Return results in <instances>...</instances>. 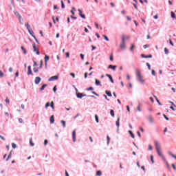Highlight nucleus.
<instances>
[{
	"label": "nucleus",
	"instance_id": "nucleus-1",
	"mask_svg": "<svg viewBox=\"0 0 176 176\" xmlns=\"http://www.w3.org/2000/svg\"><path fill=\"white\" fill-rule=\"evenodd\" d=\"M155 149H156L157 153H158L159 156L164 158V156L163 155V154H162V151H161L162 148L160 146V144H159V142L155 141Z\"/></svg>",
	"mask_w": 176,
	"mask_h": 176
},
{
	"label": "nucleus",
	"instance_id": "nucleus-2",
	"mask_svg": "<svg viewBox=\"0 0 176 176\" xmlns=\"http://www.w3.org/2000/svg\"><path fill=\"white\" fill-rule=\"evenodd\" d=\"M136 72V76L138 79V80L140 82V83H145V80L142 79V76L141 75V71L140 69H137L135 70Z\"/></svg>",
	"mask_w": 176,
	"mask_h": 176
},
{
	"label": "nucleus",
	"instance_id": "nucleus-3",
	"mask_svg": "<svg viewBox=\"0 0 176 176\" xmlns=\"http://www.w3.org/2000/svg\"><path fill=\"white\" fill-rule=\"evenodd\" d=\"M125 41H126V37H125L124 35H123L122 37V42H121L120 45V49H122V50L126 49V43H125Z\"/></svg>",
	"mask_w": 176,
	"mask_h": 176
},
{
	"label": "nucleus",
	"instance_id": "nucleus-4",
	"mask_svg": "<svg viewBox=\"0 0 176 176\" xmlns=\"http://www.w3.org/2000/svg\"><path fill=\"white\" fill-rule=\"evenodd\" d=\"M32 46H33L34 52H36V54L38 56H39V54H40L39 50L38 48H36V45H35V43H33Z\"/></svg>",
	"mask_w": 176,
	"mask_h": 176
},
{
	"label": "nucleus",
	"instance_id": "nucleus-5",
	"mask_svg": "<svg viewBox=\"0 0 176 176\" xmlns=\"http://www.w3.org/2000/svg\"><path fill=\"white\" fill-rule=\"evenodd\" d=\"M72 138H73V142H76V131L74 130L72 132Z\"/></svg>",
	"mask_w": 176,
	"mask_h": 176
},
{
	"label": "nucleus",
	"instance_id": "nucleus-6",
	"mask_svg": "<svg viewBox=\"0 0 176 176\" xmlns=\"http://www.w3.org/2000/svg\"><path fill=\"white\" fill-rule=\"evenodd\" d=\"M41 80H42V78H41V77H36L34 80L35 85H39Z\"/></svg>",
	"mask_w": 176,
	"mask_h": 176
},
{
	"label": "nucleus",
	"instance_id": "nucleus-7",
	"mask_svg": "<svg viewBox=\"0 0 176 176\" xmlns=\"http://www.w3.org/2000/svg\"><path fill=\"white\" fill-rule=\"evenodd\" d=\"M58 79V76H54L49 78V82H53V80H57Z\"/></svg>",
	"mask_w": 176,
	"mask_h": 176
},
{
	"label": "nucleus",
	"instance_id": "nucleus-8",
	"mask_svg": "<svg viewBox=\"0 0 176 176\" xmlns=\"http://www.w3.org/2000/svg\"><path fill=\"white\" fill-rule=\"evenodd\" d=\"M78 12L79 16H80V17H82V19H86V16L85 14H83V12H82V10L80 9H78Z\"/></svg>",
	"mask_w": 176,
	"mask_h": 176
},
{
	"label": "nucleus",
	"instance_id": "nucleus-9",
	"mask_svg": "<svg viewBox=\"0 0 176 176\" xmlns=\"http://www.w3.org/2000/svg\"><path fill=\"white\" fill-rule=\"evenodd\" d=\"M141 56L143 58H152V54H149V55H145L144 54H141Z\"/></svg>",
	"mask_w": 176,
	"mask_h": 176
},
{
	"label": "nucleus",
	"instance_id": "nucleus-10",
	"mask_svg": "<svg viewBox=\"0 0 176 176\" xmlns=\"http://www.w3.org/2000/svg\"><path fill=\"white\" fill-rule=\"evenodd\" d=\"M76 96L78 98H82V97H86V94H81V93H77Z\"/></svg>",
	"mask_w": 176,
	"mask_h": 176
},
{
	"label": "nucleus",
	"instance_id": "nucleus-11",
	"mask_svg": "<svg viewBox=\"0 0 176 176\" xmlns=\"http://www.w3.org/2000/svg\"><path fill=\"white\" fill-rule=\"evenodd\" d=\"M15 16H17L20 22H21V15H20V13L17 12V11L14 12Z\"/></svg>",
	"mask_w": 176,
	"mask_h": 176
},
{
	"label": "nucleus",
	"instance_id": "nucleus-12",
	"mask_svg": "<svg viewBox=\"0 0 176 176\" xmlns=\"http://www.w3.org/2000/svg\"><path fill=\"white\" fill-rule=\"evenodd\" d=\"M106 76L109 78L111 83H115V81H113V78H112V76H111V74H106Z\"/></svg>",
	"mask_w": 176,
	"mask_h": 176
},
{
	"label": "nucleus",
	"instance_id": "nucleus-13",
	"mask_svg": "<svg viewBox=\"0 0 176 176\" xmlns=\"http://www.w3.org/2000/svg\"><path fill=\"white\" fill-rule=\"evenodd\" d=\"M28 75H34V74H32V70L31 69V66H28Z\"/></svg>",
	"mask_w": 176,
	"mask_h": 176
},
{
	"label": "nucleus",
	"instance_id": "nucleus-14",
	"mask_svg": "<svg viewBox=\"0 0 176 176\" xmlns=\"http://www.w3.org/2000/svg\"><path fill=\"white\" fill-rule=\"evenodd\" d=\"M108 68L109 69H113V71H115L116 69V65H109L108 66Z\"/></svg>",
	"mask_w": 176,
	"mask_h": 176
},
{
	"label": "nucleus",
	"instance_id": "nucleus-15",
	"mask_svg": "<svg viewBox=\"0 0 176 176\" xmlns=\"http://www.w3.org/2000/svg\"><path fill=\"white\" fill-rule=\"evenodd\" d=\"M50 58V57L47 55H45V67H47V60Z\"/></svg>",
	"mask_w": 176,
	"mask_h": 176
},
{
	"label": "nucleus",
	"instance_id": "nucleus-16",
	"mask_svg": "<svg viewBox=\"0 0 176 176\" xmlns=\"http://www.w3.org/2000/svg\"><path fill=\"white\" fill-rule=\"evenodd\" d=\"M50 124H53L54 123V116H52L50 118Z\"/></svg>",
	"mask_w": 176,
	"mask_h": 176
},
{
	"label": "nucleus",
	"instance_id": "nucleus-17",
	"mask_svg": "<svg viewBox=\"0 0 176 176\" xmlns=\"http://www.w3.org/2000/svg\"><path fill=\"white\" fill-rule=\"evenodd\" d=\"M148 119L150 123H153V118L152 117V116H148Z\"/></svg>",
	"mask_w": 176,
	"mask_h": 176
},
{
	"label": "nucleus",
	"instance_id": "nucleus-18",
	"mask_svg": "<svg viewBox=\"0 0 176 176\" xmlns=\"http://www.w3.org/2000/svg\"><path fill=\"white\" fill-rule=\"evenodd\" d=\"M47 86V84L43 85L42 87L40 88V91H43V90H45V87H46Z\"/></svg>",
	"mask_w": 176,
	"mask_h": 176
},
{
	"label": "nucleus",
	"instance_id": "nucleus-19",
	"mask_svg": "<svg viewBox=\"0 0 176 176\" xmlns=\"http://www.w3.org/2000/svg\"><path fill=\"white\" fill-rule=\"evenodd\" d=\"M95 83L97 86H101V82H100V80H98V79L95 80Z\"/></svg>",
	"mask_w": 176,
	"mask_h": 176
},
{
	"label": "nucleus",
	"instance_id": "nucleus-20",
	"mask_svg": "<svg viewBox=\"0 0 176 176\" xmlns=\"http://www.w3.org/2000/svg\"><path fill=\"white\" fill-rule=\"evenodd\" d=\"M105 93L109 97H112V94L111 93V91H105Z\"/></svg>",
	"mask_w": 176,
	"mask_h": 176
},
{
	"label": "nucleus",
	"instance_id": "nucleus-21",
	"mask_svg": "<svg viewBox=\"0 0 176 176\" xmlns=\"http://www.w3.org/2000/svg\"><path fill=\"white\" fill-rule=\"evenodd\" d=\"M119 120H120V117H118L117 119V121L116 122V124L117 127H119V126H120Z\"/></svg>",
	"mask_w": 176,
	"mask_h": 176
},
{
	"label": "nucleus",
	"instance_id": "nucleus-22",
	"mask_svg": "<svg viewBox=\"0 0 176 176\" xmlns=\"http://www.w3.org/2000/svg\"><path fill=\"white\" fill-rule=\"evenodd\" d=\"M30 146H34L35 145V144H34V142H32V138L30 139Z\"/></svg>",
	"mask_w": 176,
	"mask_h": 176
},
{
	"label": "nucleus",
	"instance_id": "nucleus-23",
	"mask_svg": "<svg viewBox=\"0 0 176 176\" xmlns=\"http://www.w3.org/2000/svg\"><path fill=\"white\" fill-rule=\"evenodd\" d=\"M21 50H23V54H27V50H25V48L23 46H21Z\"/></svg>",
	"mask_w": 176,
	"mask_h": 176
},
{
	"label": "nucleus",
	"instance_id": "nucleus-24",
	"mask_svg": "<svg viewBox=\"0 0 176 176\" xmlns=\"http://www.w3.org/2000/svg\"><path fill=\"white\" fill-rule=\"evenodd\" d=\"M12 157V151L10 152L7 159L6 160V162H8V160H9V159H10Z\"/></svg>",
	"mask_w": 176,
	"mask_h": 176
},
{
	"label": "nucleus",
	"instance_id": "nucleus-25",
	"mask_svg": "<svg viewBox=\"0 0 176 176\" xmlns=\"http://www.w3.org/2000/svg\"><path fill=\"white\" fill-rule=\"evenodd\" d=\"M168 153L170 156H172V157L176 160V156L171 151H168Z\"/></svg>",
	"mask_w": 176,
	"mask_h": 176
},
{
	"label": "nucleus",
	"instance_id": "nucleus-26",
	"mask_svg": "<svg viewBox=\"0 0 176 176\" xmlns=\"http://www.w3.org/2000/svg\"><path fill=\"white\" fill-rule=\"evenodd\" d=\"M51 108L54 111V102L52 101L50 104Z\"/></svg>",
	"mask_w": 176,
	"mask_h": 176
},
{
	"label": "nucleus",
	"instance_id": "nucleus-27",
	"mask_svg": "<svg viewBox=\"0 0 176 176\" xmlns=\"http://www.w3.org/2000/svg\"><path fill=\"white\" fill-rule=\"evenodd\" d=\"M170 16L172 19H176L175 14L173 12H170Z\"/></svg>",
	"mask_w": 176,
	"mask_h": 176
},
{
	"label": "nucleus",
	"instance_id": "nucleus-28",
	"mask_svg": "<svg viewBox=\"0 0 176 176\" xmlns=\"http://www.w3.org/2000/svg\"><path fill=\"white\" fill-rule=\"evenodd\" d=\"M96 175L97 176L102 175V173L101 172V170H98L96 172Z\"/></svg>",
	"mask_w": 176,
	"mask_h": 176
},
{
	"label": "nucleus",
	"instance_id": "nucleus-29",
	"mask_svg": "<svg viewBox=\"0 0 176 176\" xmlns=\"http://www.w3.org/2000/svg\"><path fill=\"white\" fill-rule=\"evenodd\" d=\"M129 133L133 138H135V136L134 135V133H133V131H129Z\"/></svg>",
	"mask_w": 176,
	"mask_h": 176
},
{
	"label": "nucleus",
	"instance_id": "nucleus-30",
	"mask_svg": "<svg viewBox=\"0 0 176 176\" xmlns=\"http://www.w3.org/2000/svg\"><path fill=\"white\" fill-rule=\"evenodd\" d=\"M110 114L113 117L115 116V111L113 110H112V109L110 110Z\"/></svg>",
	"mask_w": 176,
	"mask_h": 176
},
{
	"label": "nucleus",
	"instance_id": "nucleus-31",
	"mask_svg": "<svg viewBox=\"0 0 176 176\" xmlns=\"http://www.w3.org/2000/svg\"><path fill=\"white\" fill-rule=\"evenodd\" d=\"M109 142H111V138H109V135H107V145H109Z\"/></svg>",
	"mask_w": 176,
	"mask_h": 176
},
{
	"label": "nucleus",
	"instance_id": "nucleus-32",
	"mask_svg": "<svg viewBox=\"0 0 176 176\" xmlns=\"http://www.w3.org/2000/svg\"><path fill=\"white\" fill-rule=\"evenodd\" d=\"M5 101L6 104H10V100H9V98H6Z\"/></svg>",
	"mask_w": 176,
	"mask_h": 176
},
{
	"label": "nucleus",
	"instance_id": "nucleus-33",
	"mask_svg": "<svg viewBox=\"0 0 176 176\" xmlns=\"http://www.w3.org/2000/svg\"><path fill=\"white\" fill-rule=\"evenodd\" d=\"M168 49H167V47H165L164 48V52H165V54H168Z\"/></svg>",
	"mask_w": 176,
	"mask_h": 176
},
{
	"label": "nucleus",
	"instance_id": "nucleus-34",
	"mask_svg": "<svg viewBox=\"0 0 176 176\" xmlns=\"http://www.w3.org/2000/svg\"><path fill=\"white\" fill-rule=\"evenodd\" d=\"M134 47H135V46L134 45V44H132L130 50L133 52V50H134Z\"/></svg>",
	"mask_w": 176,
	"mask_h": 176
},
{
	"label": "nucleus",
	"instance_id": "nucleus-35",
	"mask_svg": "<svg viewBox=\"0 0 176 176\" xmlns=\"http://www.w3.org/2000/svg\"><path fill=\"white\" fill-rule=\"evenodd\" d=\"M103 38H104L105 41L109 42V38H108V37L106 35H103Z\"/></svg>",
	"mask_w": 176,
	"mask_h": 176
},
{
	"label": "nucleus",
	"instance_id": "nucleus-36",
	"mask_svg": "<svg viewBox=\"0 0 176 176\" xmlns=\"http://www.w3.org/2000/svg\"><path fill=\"white\" fill-rule=\"evenodd\" d=\"M154 97L155 98V100L157 101V102H158L159 105H162V103H160V101H159V99H157V97L155 96Z\"/></svg>",
	"mask_w": 176,
	"mask_h": 176
},
{
	"label": "nucleus",
	"instance_id": "nucleus-37",
	"mask_svg": "<svg viewBox=\"0 0 176 176\" xmlns=\"http://www.w3.org/2000/svg\"><path fill=\"white\" fill-rule=\"evenodd\" d=\"M33 71H34V72H35V73L39 72V69H38V68H36V67H34V68L33 69Z\"/></svg>",
	"mask_w": 176,
	"mask_h": 176
},
{
	"label": "nucleus",
	"instance_id": "nucleus-38",
	"mask_svg": "<svg viewBox=\"0 0 176 176\" xmlns=\"http://www.w3.org/2000/svg\"><path fill=\"white\" fill-rule=\"evenodd\" d=\"M110 61H113V54H111L110 55Z\"/></svg>",
	"mask_w": 176,
	"mask_h": 176
},
{
	"label": "nucleus",
	"instance_id": "nucleus-39",
	"mask_svg": "<svg viewBox=\"0 0 176 176\" xmlns=\"http://www.w3.org/2000/svg\"><path fill=\"white\" fill-rule=\"evenodd\" d=\"M87 90L88 91H90L94 90V88H93V87H90L87 88Z\"/></svg>",
	"mask_w": 176,
	"mask_h": 176
},
{
	"label": "nucleus",
	"instance_id": "nucleus-40",
	"mask_svg": "<svg viewBox=\"0 0 176 176\" xmlns=\"http://www.w3.org/2000/svg\"><path fill=\"white\" fill-rule=\"evenodd\" d=\"M150 157H151V163L152 164L155 163V160H153V155H151Z\"/></svg>",
	"mask_w": 176,
	"mask_h": 176
},
{
	"label": "nucleus",
	"instance_id": "nucleus-41",
	"mask_svg": "<svg viewBox=\"0 0 176 176\" xmlns=\"http://www.w3.org/2000/svg\"><path fill=\"white\" fill-rule=\"evenodd\" d=\"M43 67V60H40V68H42Z\"/></svg>",
	"mask_w": 176,
	"mask_h": 176
},
{
	"label": "nucleus",
	"instance_id": "nucleus-42",
	"mask_svg": "<svg viewBox=\"0 0 176 176\" xmlns=\"http://www.w3.org/2000/svg\"><path fill=\"white\" fill-rule=\"evenodd\" d=\"M95 119H96V123H98V115H95Z\"/></svg>",
	"mask_w": 176,
	"mask_h": 176
},
{
	"label": "nucleus",
	"instance_id": "nucleus-43",
	"mask_svg": "<svg viewBox=\"0 0 176 176\" xmlns=\"http://www.w3.org/2000/svg\"><path fill=\"white\" fill-rule=\"evenodd\" d=\"M151 74H152V75L153 76H156V72H155V70H152L151 71Z\"/></svg>",
	"mask_w": 176,
	"mask_h": 176
},
{
	"label": "nucleus",
	"instance_id": "nucleus-44",
	"mask_svg": "<svg viewBox=\"0 0 176 176\" xmlns=\"http://www.w3.org/2000/svg\"><path fill=\"white\" fill-rule=\"evenodd\" d=\"M164 118L166 119V120H170V118L166 116V114H163Z\"/></svg>",
	"mask_w": 176,
	"mask_h": 176
},
{
	"label": "nucleus",
	"instance_id": "nucleus-45",
	"mask_svg": "<svg viewBox=\"0 0 176 176\" xmlns=\"http://www.w3.org/2000/svg\"><path fill=\"white\" fill-rule=\"evenodd\" d=\"M72 10L71 11V13H72V14H73V16H74L75 15V12H74V10H76L75 8H72Z\"/></svg>",
	"mask_w": 176,
	"mask_h": 176
},
{
	"label": "nucleus",
	"instance_id": "nucleus-46",
	"mask_svg": "<svg viewBox=\"0 0 176 176\" xmlns=\"http://www.w3.org/2000/svg\"><path fill=\"white\" fill-rule=\"evenodd\" d=\"M60 123H62L63 127H65V121L61 120Z\"/></svg>",
	"mask_w": 176,
	"mask_h": 176
},
{
	"label": "nucleus",
	"instance_id": "nucleus-47",
	"mask_svg": "<svg viewBox=\"0 0 176 176\" xmlns=\"http://www.w3.org/2000/svg\"><path fill=\"white\" fill-rule=\"evenodd\" d=\"M62 9L65 8V5H64V1H61Z\"/></svg>",
	"mask_w": 176,
	"mask_h": 176
},
{
	"label": "nucleus",
	"instance_id": "nucleus-48",
	"mask_svg": "<svg viewBox=\"0 0 176 176\" xmlns=\"http://www.w3.org/2000/svg\"><path fill=\"white\" fill-rule=\"evenodd\" d=\"M48 107H50V102H47L46 104H45V108H47Z\"/></svg>",
	"mask_w": 176,
	"mask_h": 176
},
{
	"label": "nucleus",
	"instance_id": "nucleus-49",
	"mask_svg": "<svg viewBox=\"0 0 176 176\" xmlns=\"http://www.w3.org/2000/svg\"><path fill=\"white\" fill-rule=\"evenodd\" d=\"M150 45L149 44H146V45H144L143 46L144 49H146L147 47H149Z\"/></svg>",
	"mask_w": 176,
	"mask_h": 176
},
{
	"label": "nucleus",
	"instance_id": "nucleus-50",
	"mask_svg": "<svg viewBox=\"0 0 176 176\" xmlns=\"http://www.w3.org/2000/svg\"><path fill=\"white\" fill-rule=\"evenodd\" d=\"M0 78H3V72L0 70Z\"/></svg>",
	"mask_w": 176,
	"mask_h": 176
},
{
	"label": "nucleus",
	"instance_id": "nucleus-51",
	"mask_svg": "<svg viewBox=\"0 0 176 176\" xmlns=\"http://www.w3.org/2000/svg\"><path fill=\"white\" fill-rule=\"evenodd\" d=\"M19 123H24V121L23 120L22 118H19Z\"/></svg>",
	"mask_w": 176,
	"mask_h": 176
},
{
	"label": "nucleus",
	"instance_id": "nucleus-52",
	"mask_svg": "<svg viewBox=\"0 0 176 176\" xmlns=\"http://www.w3.org/2000/svg\"><path fill=\"white\" fill-rule=\"evenodd\" d=\"M12 147L13 148V149H16V144L12 143Z\"/></svg>",
	"mask_w": 176,
	"mask_h": 176
},
{
	"label": "nucleus",
	"instance_id": "nucleus-53",
	"mask_svg": "<svg viewBox=\"0 0 176 176\" xmlns=\"http://www.w3.org/2000/svg\"><path fill=\"white\" fill-rule=\"evenodd\" d=\"M65 54H66V58H69V52H66Z\"/></svg>",
	"mask_w": 176,
	"mask_h": 176
},
{
	"label": "nucleus",
	"instance_id": "nucleus-54",
	"mask_svg": "<svg viewBox=\"0 0 176 176\" xmlns=\"http://www.w3.org/2000/svg\"><path fill=\"white\" fill-rule=\"evenodd\" d=\"M146 65H147V67H148L149 71H151V65H150L148 63H146Z\"/></svg>",
	"mask_w": 176,
	"mask_h": 176
},
{
	"label": "nucleus",
	"instance_id": "nucleus-55",
	"mask_svg": "<svg viewBox=\"0 0 176 176\" xmlns=\"http://www.w3.org/2000/svg\"><path fill=\"white\" fill-rule=\"evenodd\" d=\"M80 56L82 60H85V55H83V54H80Z\"/></svg>",
	"mask_w": 176,
	"mask_h": 176
},
{
	"label": "nucleus",
	"instance_id": "nucleus-56",
	"mask_svg": "<svg viewBox=\"0 0 176 176\" xmlns=\"http://www.w3.org/2000/svg\"><path fill=\"white\" fill-rule=\"evenodd\" d=\"M47 144H49V142L47 141V140H45L44 145H47Z\"/></svg>",
	"mask_w": 176,
	"mask_h": 176
},
{
	"label": "nucleus",
	"instance_id": "nucleus-57",
	"mask_svg": "<svg viewBox=\"0 0 176 176\" xmlns=\"http://www.w3.org/2000/svg\"><path fill=\"white\" fill-rule=\"evenodd\" d=\"M153 148H152V145L149 144L148 145V151H152Z\"/></svg>",
	"mask_w": 176,
	"mask_h": 176
},
{
	"label": "nucleus",
	"instance_id": "nucleus-58",
	"mask_svg": "<svg viewBox=\"0 0 176 176\" xmlns=\"http://www.w3.org/2000/svg\"><path fill=\"white\" fill-rule=\"evenodd\" d=\"M172 167H173V170H175V171H176V167L174 164H172Z\"/></svg>",
	"mask_w": 176,
	"mask_h": 176
},
{
	"label": "nucleus",
	"instance_id": "nucleus-59",
	"mask_svg": "<svg viewBox=\"0 0 176 176\" xmlns=\"http://www.w3.org/2000/svg\"><path fill=\"white\" fill-rule=\"evenodd\" d=\"M137 110L139 111V112H141V107H140V105L138 106Z\"/></svg>",
	"mask_w": 176,
	"mask_h": 176
},
{
	"label": "nucleus",
	"instance_id": "nucleus-60",
	"mask_svg": "<svg viewBox=\"0 0 176 176\" xmlns=\"http://www.w3.org/2000/svg\"><path fill=\"white\" fill-rule=\"evenodd\" d=\"M54 92L56 93V91H57V87L55 86L53 88Z\"/></svg>",
	"mask_w": 176,
	"mask_h": 176
},
{
	"label": "nucleus",
	"instance_id": "nucleus-61",
	"mask_svg": "<svg viewBox=\"0 0 176 176\" xmlns=\"http://www.w3.org/2000/svg\"><path fill=\"white\" fill-rule=\"evenodd\" d=\"M92 94L98 97V94L97 93H96V91H92Z\"/></svg>",
	"mask_w": 176,
	"mask_h": 176
},
{
	"label": "nucleus",
	"instance_id": "nucleus-62",
	"mask_svg": "<svg viewBox=\"0 0 176 176\" xmlns=\"http://www.w3.org/2000/svg\"><path fill=\"white\" fill-rule=\"evenodd\" d=\"M26 27L28 30H30V28H31V26L28 23L26 24Z\"/></svg>",
	"mask_w": 176,
	"mask_h": 176
},
{
	"label": "nucleus",
	"instance_id": "nucleus-63",
	"mask_svg": "<svg viewBox=\"0 0 176 176\" xmlns=\"http://www.w3.org/2000/svg\"><path fill=\"white\" fill-rule=\"evenodd\" d=\"M70 75H71V76H72V78H75V74L74 73H71Z\"/></svg>",
	"mask_w": 176,
	"mask_h": 176
},
{
	"label": "nucleus",
	"instance_id": "nucleus-64",
	"mask_svg": "<svg viewBox=\"0 0 176 176\" xmlns=\"http://www.w3.org/2000/svg\"><path fill=\"white\" fill-rule=\"evenodd\" d=\"M65 173L66 176H69V175L68 174V172L67 170H65Z\"/></svg>",
	"mask_w": 176,
	"mask_h": 176
}]
</instances>
